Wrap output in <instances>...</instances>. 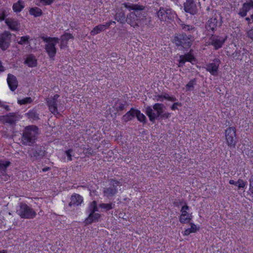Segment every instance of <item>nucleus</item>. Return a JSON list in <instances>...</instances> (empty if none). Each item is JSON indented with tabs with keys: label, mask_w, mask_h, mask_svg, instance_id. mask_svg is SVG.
<instances>
[{
	"label": "nucleus",
	"mask_w": 253,
	"mask_h": 253,
	"mask_svg": "<svg viewBox=\"0 0 253 253\" xmlns=\"http://www.w3.org/2000/svg\"><path fill=\"white\" fill-rule=\"evenodd\" d=\"M124 6L129 10H133L126 19L125 15L123 12H117L115 15V19L121 23H124L126 21L134 28L145 26H149L151 24V18L145 15L143 10L144 7L136 4L130 3H125Z\"/></svg>",
	"instance_id": "nucleus-1"
},
{
	"label": "nucleus",
	"mask_w": 253,
	"mask_h": 253,
	"mask_svg": "<svg viewBox=\"0 0 253 253\" xmlns=\"http://www.w3.org/2000/svg\"><path fill=\"white\" fill-rule=\"evenodd\" d=\"M39 134L38 126L31 125L26 126L22 132L21 143L25 146H32L36 142Z\"/></svg>",
	"instance_id": "nucleus-2"
},
{
	"label": "nucleus",
	"mask_w": 253,
	"mask_h": 253,
	"mask_svg": "<svg viewBox=\"0 0 253 253\" xmlns=\"http://www.w3.org/2000/svg\"><path fill=\"white\" fill-rule=\"evenodd\" d=\"M165 106L161 103H155L153 107H146L145 113L148 116L151 122H154L156 119L161 117L162 118L167 119L170 116L168 112H164Z\"/></svg>",
	"instance_id": "nucleus-3"
},
{
	"label": "nucleus",
	"mask_w": 253,
	"mask_h": 253,
	"mask_svg": "<svg viewBox=\"0 0 253 253\" xmlns=\"http://www.w3.org/2000/svg\"><path fill=\"white\" fill-rule=\"evenodd\" d=\"M59 97V95L55 94L53 96L49 97L47 100V104L49 110L56 117H59L61 115L60 111L63 109V105L62 104L60 100H58Z\"/></svg>",
	"instance_id": "nucleus-4"
},
{
	"label": "nucleus",
	"mask_w": 253,
	"mask_h": 253,
	"mask_svg": "<svg viewBox=\"0 0 253 253\" xmlns=\"http://www.w3.org/2000/svg\"><path fill=\"white\" fill-rule=\"evenodd\" d=\"M192 39L191 35L185 34L175 35L173 39V42L177 46H182L184 48H189L192 44Z\"/></svg>",
	"instance_id": "nucleus-5"
},
{
	"label": "nucleus",
	"mask_w": 253,
	"mask_h": 253,
	"mask_svg": "<svg viewBox=\"0 0 253 253\" xmlns=\"http://www.w3.org/2000/svg\"><path fill=\"white\" fill-rule=\"evenodd\" d=\"M59 39L57 38H46L43 41L46 43L45 45V49L50 58H53L57 52L55 47L56 44L59 42Z\"/></svg>",
	"instance_id": "nucleus-6"
},
{
	"label": "nucleus",
	"mask_w": 253,
	"mask_h": 253,
	"mask_svg": "<svg viewBox=\"0 0 253 253\" xmlns=\"http://www.w3.org/2000/svg\"><path fill=\"white\" fill-rule=\"evenodd\" d=\"M17 212L21 218L26 219L34 218L37 214L36 211L32 208L24 203L20 204Z\"/></svg>",
	"instance_id": "nucleus-7"
},
{
	"label": "nucleus",
	"mask_w": 253,
	"mask_h": 253,
	"mask_svg": "<svg viewBox=\"0 0 253 253\" xmlns=\"http://www.w3.org/2000/svg\"><path fill=\"white\" fill-rule=\"evenodd\" d=\"M236 129L234 127H229L225 130V139L228 146L235 148L237 142L236 135Z\"/></svg>",
	"instance_id": "nucleus-8"
},
{
	"label": "nucleus",
	"mask_w": 253,
	"mask_h": 253,
	"mask_svg": "<svg viewBox=\"0 0 253 253\" xmlns=\"http://www.w3.org/2000/svg\"><path fill=\"white\" fill-rule=\"evenodd\" d=\"M157 15L158 18L163 21H166L167 19L172 20L176 16L175 12L171 8L168 7H161L157 12Z\"/></svg>",
	"instance_id": "nucleus-9"
},
{
	"label": "nucleus",
	"mask_w": 253,
	"mask_h": 253,
	"mask_svg": "<svg viewBox=\"0 0 253 253\" xmlns=\"http://www.w3.org/2000/svg\"><path fill=\"white\" fill-rule=\"evenodd\" d=\"M120 185L119 181L111 179L109 180V186L104 188L103 194L104 196L110 197L114 196L118 193L117 186Z\"/></svg>",
	"instance_id": "nucleus-10"
},
{
	"label": "nucleus",
	"mask_w": 253,
	"mask_h": 253,
	"mask_svg": "<svg viewBox=\"0 0 253 253\" xmlns=\"http://www.w3.org/2000/svg\"><path fill=\"white\" fill-rule=\"evenodd\" d=\"M221 25V23L218 21L216 18H211L208 21L205 25L206 35L213 36V34L217 30V27L220 26Z\"/></svg>",
	"instance_id": "nucleus-11"
},
{
	"label": "nucleus",
	"mask_w": 253,
	"mask_h": 253,
	"mask_svg": "<svg viewBox=\"0 0 253 253\" xmlns=\"http://www.w3.org/2000/svg\"><path fill=\"white\" fill-rule=\"evenodd\" d=\"M45 151L44 148L42 146H36L29 149L28 153L33 160H37L42 159L44 156Z\"/></svg>",
	"instance_id": "nucleus-12"
},
{
	"label": "nucleus",
	"mask_w": 253,
	"mask_h": 253,
	"mask_svg": "<svg viewBox=\"0 0 253 253\" xmlns=\"http://www.w3.org/2000/svg\"><path fill=\"white\" fill-rule=\"evenodd\" d=\"M11 34L9 32L4 31L0 35V48L3 50H6L10 45Z\"/></svg>",
	"instance_id": "nucleus-13"
},
{
	"label": "nucleus",
	"mask_w": 253,
	"mask_h": 253,
	"mask_svg": "<svg viewBox=\"0 0 253 253\" xmlns=\"http://www.w3.org/2000/svg\"><path fill=\"white\" fill-rule=\"evenodd\" d=\"M184 10L192 15L196 14L198 11L197 6L193 0H186L184 3Z\"/></svg>",
	"instance_id": "nucleus-14"
},
{
	"label": "nucleus",
	"mask_w": 253,
	"mask_h": 253,
	"mask_svg": "<svg viewBox=\"0 0 253 253\" xmlns=\"http://www.w3.org/2000/svg\"><path fill=\"white\" fill-rule=\"evenodd\" d=\"M19 119L15 113H9L8 115L1 116L0 122L2 124H8L10 125L15 124Z\"/></svg>",
	"instance_id": "nucleus-15"
},
{
	"label": "nucleus",
	"mask_w": 253,
	"mask_h": 253,
	"mask_svg": "<svg viewBox=\"0 0 253 253\" xmlns=\"http://www.w3.org/2000/svg\"><path fill=\"white\" fill-rule=\"evenodd\" d=\"M220 62L219 59H215L213 62L210 63L206 65V71L209 72L213 76H217Z\"/></svg>",
	"instance_id": "nucleus-16"
},
{
	"label": "nucleus",
	"mask_w": 253,
	"mask_h": 253,
	"mask_svg": "<svg viewBox=\"0 0 253 253\" xmlns=\"http://www.w3.org/2000/svg\"><path fill=\"white\" fill-rule=\"evenodd\" d=\"M189 210V207L187 205H184L182 207L180 211L181 214L179 217V221L181 223H190L192 216L187 211Z\"/></svg>",
	"instance_id": "nucleus-17"
},
{
	"label": "nucleus",
	"mask_w": 253,
	"mask_h": 253,
	"mask_svg": "<svg viewBox=\"0 0 253 253\" xmlns=\"http://www.w3.org/2000/svg\"><path fill=\"white\" fill-rule=\"evenodd\" d=\"M211 43L212 45L215 49H218L221 48L225 42V39L222 37L218 36H211L210 38Z\"/></svg>",
	"instance_id": "nucleus-18"
},
{
	"label": "nucleus",
	"mask_w": 253,
	"mask_h": 253,
	"mask_svg": "<svg viewBox=\"0 0 253 253\" xmlns=\"http://www.w3.org/2000/svg\"><path fill=\"white\" fill-rule=\"evenodd\" d=\"M7 82L10 89L14 91L18 86V81L16 77L11 74H8L7 78Z\"/></svg>",
	"instance_id": "nucleus-19"
},
{
	"label": "nucleus",
	"mask_w": 253,
	"mask_h": 253,
	"mask_svg": "<svg viewBox=\"0 0 253 253\" xmlns=\"http://www.w3.org/2000/svg\"><path fill=\"white\" fill-rule=\"evenodd\" d=\"M83 202V197L78 194H74L71 197V201L69 204V206H78Z\"/></svg>",
	"instance_id": "nucleus-20"
},
{
	"label": "nucleus",
	"mask_w": 253,
	"mask_h": 253,
	"mask_svg": "<svg viewBox=\"0 0 253 253\" xmlns=\"http://www.w3.org/2000/svg\"><path fill=\"white\" fill-rule=\"evenodd\" d=\"M5 23L12 31H18L20 27V23L17 20L13 19H6Z\"/></svg>",
	"instance_id": "nucleus-21"
},
{
	"label": "nucleus",
	"mask_w": 253,
	"mask_h": 253,
	"mask_svg": "<svg viewBox=\"0 0 253 253\" xmlns=\"http://www.w3.org/2000/svg\"><path fill=\"white\" fill-rule=\"evenodd\" d=\"M101 217V214L98 213H90L84 222L85 224H90L93 222H97Z\"/></svg>",
	"instance_id": "nucleus-22"
},
{
	"label": "nucleus",
	"mask_w": 253,
	"mask_h": 253,
	"mask_svg": "<svg viewBox=\"0 0 253 253\" xmlns=\"http://www.w3.org/2000/svg\"><path fill=\"white\" fill-rule=\"evenodd\" d=\"M194 60V57L193 55L190 54H186L185 55H182L180 56L179 60V67H182L185 62L188 61L192 62Z\"/></svg>",
	"instance_id": "nucleus-23"
},
{
	"label": "nucleus",
	"mask_w": 253,
	"mask_h": 253,
	"mask_svg": "<svg viewBox=\"0 0 253 253\" xmlns=\"http://www.w3.org/2000/svg\"><path fill=\"white\" fill-rule=\"evenodd\" d=\"M108 24H99L95 26L90 32L92 36H95L108 28Z\"/></svg>",
	"instance_id": "nucleus-24"
},
{
	"label": "nucleus",
	"mask_w": 253,
	"mask_h": 253,
	"mask_svg": "<svg viewBox=\"0 0 253 253\" xmlns=\"http://www.w3.org/2000/svg\"><path fill=\"white\" fill-rule=\"evenodd\" d=\"M177 23L185 32H189L192 34L196 31V28L194 26L184 24L179 19L177 21Z\"/></svg>",
	"instance_id": "nucleus-25"
},
{
	"label": "nucleus",
	"mask_w": 253,
	"mask_h": 253,
	"mask_svg": "<svg viewBox=\"0 0 253 253\" xmlns=\"http://www.w3.org/2000/svg\"><path fill=\"white\" fill-rule=\"evenodd\" d=\"M71 39H73V36L71 34L65 33L60 38V47L61 48L65 47L68 44L69 40Z\"/></svg>",
	"instance_id": "nucleus-26"
},
{
	"label": "nucleus",
	"mask_w": 253,
	"mask_h": 253,
	"mask_svg": "<svg viewBox=\"0 0 253 253\" xmlns=\"http://www.w3.org/2000/svg\"><path fill=\"white\" fill-rule=\"evenodd\" d=\"M136 109L132 108L125 115L123 116L122 119L124 121L126 122L131 120L136 115Z\"/></svg>",
	"instance_id": "nucleus-27"
},
{
	"label": "nucleus",
	"mask_w": 253,
	"mask_h": 253,
	"mask_svg": "<svg viewBox=\"0 0 253 253\" xmlns=\"http://www.w3.org/2000/svg\"><path fill=\"white\" fill-rule=\"evenodd\" d=\"M191 227L186 229L183 233L184 236H188L190 233H195L199 230V227H197L195 224L190 223Z\"/></svg>",
	"instance_id": "nucleus-28"
},
{
	"label": "nucleus",
	"mask_w": 253,
	"mask_h": 253,
	"mask_svg": "<svg viewBox=\"0 0 253 253\" xmlns=\"http://www.w3.org/2000/svg\"><path fill=\"white\" fill-rule=\"evenodd\" d=\"M25 62L28 66L31 67H35L37 65V60L32 55H30L27 57Z\"/></svg>",
	"instance_id": "nucleus-29"
},
{
	"label": "nucleus",
	"mask_w": 253,
	"mask_h": 253,
	"mask_svg": "<svg viewBox=\"0 0 253 253\" xmlns=\"http://www.w3.org/2000/svg\"><path fill=\"white\" fill-rule=\"evenodd\" d=\"M24 7V1L19 0L17 2L13 4L12 8L15 12H20Z\"/></svg>",
	"instance_id": "nucleus-30"
},
{
	"label": "nucleus",
	"mask_w": 253,
	"mask_h": 253,
	"mask_svg": "<svg viewBox=\"0 0 253 253\" xmlns=\"http://www.w3.org/2000/svg\"><path fill=\"white\" fill-rule=\"evenodd\" d=\"M10 164L9 161H1L0 162V171L2 175L6 174L7 168Z\"/></svg>",
	"instance_id": "nucleus-31"
},
{
	"label": "nucleus",
	"mask_w": 253,
	"mask_h": 253,
	"mask_svg": "<svg viewBox=\"0 0 253 253\" xmlns=\"http://www.w3.org/2000/svg\"><path fill=\"white\" fill-rule=\"evenodd\" d=\"M98 209L97 206V202L95 201H93L92 202H91L89 205L86 211L88 213H93L95 212L96 211H98Z\"/></svg>",
	"instance_id": "nucleus-32"
},
{
	"label": "nucleus",
	"mask_w": 253,
	"mask_h": 253,
	"mask_svg": "<svg viewBox=\"0 0 253 253\" xmlns=\"http://www.w3.org/2000/svg\"><path fill=\"white\" fill-rule=\"evenodd\" d=\"M99 207L102 209H103L104 211H107L110 210H112L115 207V204L113 203H101L99 205Z\"/></svg>",
	"instance_id": "nucleus-33"
},
{
	"label": "nucleus",
	"mask_w": 253,
	"mask_h": 253,
	"mask_svg": "<svg viewBox=\"0 0 253 253\" xmlns=\"http://www.w3.org/2000/svg\"><path fill=\"white\" fill-rule=\"evenodd\" d=\"M29 13L31 15L37 17L42 15V12L40 8L35 7L31 8L29 10Z\"/></svg>",
	"instance_id": "nucleus-34"
},
{
	"label": "nucleus",
	"mask_w": 253,
	"mask_h": 253,
	"mask_svg": "<svg viewBox=\"0 0 253 253\" xmlns=\"http://www.w3.org/2000/svg\"><path fill=\"white\" fill-rule=\"evenodd\" d=\"M27 115L28 118L30 119H32L34 120L39 119V114L35 110H32L29 111L28 113H27Z\"/></svg>",
	"instance_id": "nucleus-35"
},
{
	"label": "nucleus",
	"mask_w": 253,
	"mask_h": 253,
	"mask_svg": "<svg viewBox=\"0 0 253 253\" xmlns=\"http://www.w3.org/2000/svg\"><path fill=\"white\" fill-rule=\"evenodd\" d=\"M137 120L140 122L145 123L146 120V117L139 110L136 109V115Z\"/></svg>",
	"instance_id": "nucleus-36"
},
{
	"label": "nucleus",
	"mask_w": 253,
	"mask_h": 253,
	"mask_svg": "<svg viewBox=\"0 0 253 253\" xmlns=\"http://www.w3.org/2000/svg\"><path fill=\"white\" fill-rule=\"evenodd\" d=\"M30 37L29 36H23L20 37V40L18 41V43L19 44H26L29 43V40Z\"/></svg>",
	"instance_id": "nucleus-37"
},
{
	"label": "nucleus",
	"mask_w": 253,
	"mask_h": 253,
	"mask_svg": "<svg viewBox=\"0 0 253 253\" xmlns=\"http://www.w3.org/2000/svg\"><path fill=\"white\" fill-rule=\"evenodd\" d=\"M252 7H253V1H250L249 2L244 3L242 8L247 12L249 11Z\"/></svg>",
	"instance_id": "nucleus-38"
},
{
	"label": "nucleus",
	"mask_w": 253,
	"mask_h": 253,
	"mask_svg": "<svg viewBox=\"0 0 253 253\" xmlns=\"http://www.w3.org/2000/svg\"><path fill=\"white\" fill-rule=\"evenodd\" d=\"M32 101V99L31 97H26L22 99L18 100V104L20 105L26 104L31 103Z\"/></svg>",
	"instance_id": "nucleus-39"
},
{
	"label": "nucleus",
	"mask_w": 253,
	"mask_h": 253,
	"mask_svg": "<svg viewBox=\"0 0 253 253\" xmlns=\"http://www.w3.org/2000/svg\"><path fill=\"white\" fill-rule=\"evenodd\" d=\"M195 81L194 80L190 81L186 85V90L188 91L192 90L194 89V84Z\"/></svg>",
	"instance_id": "nucleus-40"
},
{
	"label": "nucleus",
	"mask_w": 253,
	"mask_h": 253,
	"mask_svg": "<svg viewBox=\"0 0 253 253\" xmlns=\"http://www.w3.org/2000/svg\"><path fill=\"white\" fill-rule=\"evenodd\" d=\"M247 182H245L243 180L239 179L237 181V185L239 188H244L246 185Z\"/></svg>",
	"instance_id": "nucleus-41"
},
{
	"label": "nucleus",
	"mask_w": 253,
	"mask_h": 253,
	"mask_svg": "<svg viewBox=\"0 0 253 253\" xmlns=\"http://www.w3.org/2000/svg\"><path fill=\"white\" fill-rule=\"evenodd\" d=\"M7 16L6 12L4 9H0V21H2L5 19Z\"/></svg>",
	"instance_id": "nucleus-42"
},
{
	"label": "nucleus",
	"mask_w": 253,
	"mask_h": 253,
	"mask_svg": "<svg viewBox=\"0 0 253 253\" xmlns=\"http://www.w3.org/2000/svg\"><path fill=\"white\" fill-rule=\"evenodd\" d=\"M73 150L72 149H68V150L66 151L65 153L67 156V159L68 161H72V153H73Z\"/></svg>",
	"instance_id": "nucleus-43"
},
{
	"label": "nucleus",
	"mask_w": 253,
	"mask_h": 253,
	"mask_svg": "<svg viewBox=\"0 0 253 253\" xmlns=\"http://www.w3.org/2000/svg\"><path fill=\"white\" fill-rule=\"evenodd\" d=\"M165 99L170 101H175L176 98L174 96H169L168 94L163 95V99Z\"/></svg>",
	"instance_id": "nucleus-44"
},
{
	"label": "nucleus",
	"mask_w": 253,
	"mask_h": 253,
	"mask_svg": "<svg viewBox=\"0 0 253 253\" xmlns=\"http://www.w3.org/2000/svg\"><path fill=\"white\" fill-rule=\"evenodd\" d=\"M247 36L253 41V27L247 32Z\"/></svg>",
	"instance_id": "nucleus-45"
},
{
	"label": "nucleus",
	"mask_w": 253,
	"mask_h": 253,
	"mask_svg": "<svg viewBox=\"0 0 253 253\" xmlns=\"http://www.w3.org/2000/svg\"><path fill=\"white\" fill-rule=\"evenodd\" d=\"M125 109V105L122 103H118L117 106V110L118 111H122Z\"/></svg>",
	"instance_id": "nucleus-46"
},
{
	"label": "nucleus",
	"mask_w": 253,
	"mask_h": 253,
	"mask_svg": "<svg viewBox=\"0 0 253 253\" xmlns=\"http://www.w3.org/2000/svg\"><path fill=\"white\" fill-rule=\"evenodd\" d=\"M250 191L253 194V175L251 176L250 180Z\"/></svg>",
	"instance_id": "nucleus-47"
},
{
	"label": "nucleus",
	"mask_w": 253,
	"mask_h": 253,
	"mask_svg": "<svg viewBox=\"0 0 253 253\" xmlns=\"http://www.w3.org/2000/svg\"><path fill=\"white\" fill-rule=\"evenodd\" d=\"M53 0H40V2L44 5H49L52 3Z\"/></svg>",
	"instance_id": "nucleus-48"
},
{
	"label": "nucleus",
	"mask_w": 253,
	"mask_h": 253,
	"mask_svg": "<svg viewBox=\"0 0 253 253\" xmlns=\"http://www.w3.org/2000/svg\"><path fill=\"white\" fill-rule=\"evenodd\" d=\"M247 12L242 7L240 8V11L239 12V14L241 15L242 17H245L247 15Z\"/></svg>",
	"instance_id": "nucleus-49"
},
{
	"label": "nucleus",
	"mask_w": 253,
	"mask_h": 253,
	"mask_svg": "<svg viewBox=\"0 0 253 253\" xmlns=\"http://www.w3.org/2000/svg\"><path fill=\"white\" fill-rule=\"evenodd\" d=\"M180 103L178 102L174 103L171 106V109L172 110H175L177 109V106H180Z\"/></svg>",
	"instance_id": "nucleus-50"
},
{
	"label": "nucleus",
	"mask_w": 253,
	"mask_h": 253,
	"mask_svg": "<svg viewBox=\"0 0 253 253\" xmlns=\"http://www.w3.org/2000/svg\"><path fill=\"white\" fill-rule=\"evenodd\" d=\"M154 99L156 100L157 101H163L164 100L163 99V95H156L155 96Z\"/></svg>",
	"instance_id": "nucleus-51"
},
{
	"label": "nucleus",
	"mask_w": 253,
	"mask_h": 253,
	"mask_svg": "<svg viewBox=\"0 0 253 253\" xmlns=\"http://www.w3.org/2000/svg\"><path fill=\"white\" fill-rule=\"evenodd\" d=\"M84 152L86 154H88L89 155H92L93 153V151L91 148H87L86 149H84Z\"/></svg>",
	"instance_id": "nucleus-52"
},
{
	"label": "nucleus",
	"mask_w": 253,
	"mask_h": 253,
	"mask_svg": "<svg viewBox=\"0 0 253 253\" xmlns=\"http://www.w3.org/2000/svg\"><path fill=\"white\" fill-rule=\"evenodd\" d=\"M4 70H5V68L2 65L1 61L0 60V73L4 72Z\"/></svg>",
	"instance_id": "nucleus-53"
},
{
	"label": "nucleus",
	"mask_w": 253,
	"mask_h": 253,
	"mask_svg": "<svg viewBox=\"0 0 253 253\" xmlns=\"http://www.w3.org/2000/svg\"><path fill=\"white\" fill-rule=\"evenodd\" d=\"M116 22L115 21H110L108 22H106L105 23V24H108V28L110 26V25L112 24H115Z\"/></svg>",
	"instance_id": "nucleus-54"
},
{
	"label": "nucleus",
	"mask_w": 253,
	"mask_h": 253,
	"mask_svg": "<svg viewBox=\"0 0 253 253\" xmlns=\"http://www.w3.org/2000/svg\"><path fill=\"white\" fill-rule=\"evenodd\" d=\"M229 183L230 184H233V185H235L236 186L237 185V181L236 182V181H235L233 180H230Z\"/></svg>",
	"instance_id": "nucleus-55"
},
{
	"label": "nucleus",
	"mask_w": 253,
	"mask_h": 253,
	"mask_svg": "<svg viewBox=\"0 0 253 253\" xmlns=\"http://www.w3.org/2000/svg\"><path fill=\"white\" fill-rule=\"evenodd\" d=\"M49 169H50V168L49 167L44 168L43 169H42V171H43V172L47 171L49 170Z\"/></svg>",
	"instance_id": "nucleus-56"
},
{
	"label": "nucleus",
	"mask_w": 253,
	"mask_h": 253,
	"mask_svg": "<svg viewBox=\"0 0 253 253\" xmlns=\"http://www.w3.org/2000/svg\"><path fill=\"white\" fill-rule=\"evenodd\" d=\"M0 253H7V252L6 250H2L0 251Z\"/></svg>",
	"instance_id": "nucleus-57"
},
{
	"label": "nucleus",
	"mask_w": 253,
	"mask_h": 253,
	"mask_svg": "<svg viewBox=\"0 0 253 253\" xmlns=\"http://www.w3.org/2000/svg\"><path fill=\"white\" fill-rule=\"evenodd\" d=\"M246 20H247V21H250V20L251 19V18H249V17H247V18H246Z\"/></svg>",
	"instance_id": "nucleus-58"
},
{
	"label": "nucleus",
	"mask_w": 253,
	"mask_h": 253,
	"mask_svg": "<svg viewBox=\"0 0 253 253\" xmlns=\"http://www.w3.org/2000/svg\"><path fill=\"white\" fill-rule=\"evenodd\" d=\"M251 19L252 20V21L253 22V14L251 16Z\"/></svg>",
	"instance_id": "nucleus-59"
}]
</instances>
